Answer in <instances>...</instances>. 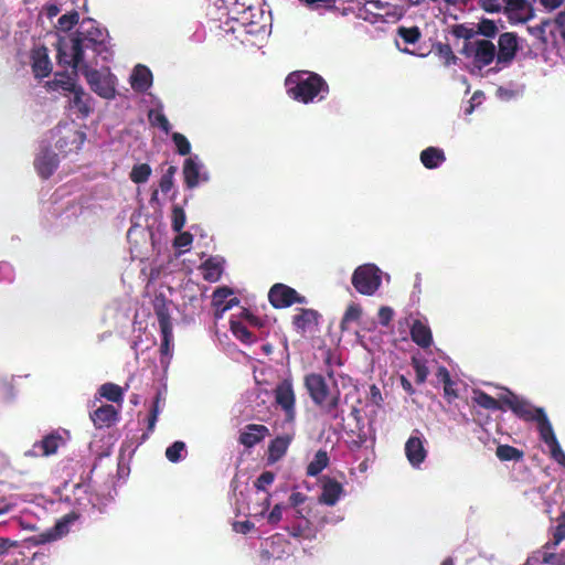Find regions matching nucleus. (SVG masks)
Masks as SVG:
<instances>
[{
  "instance_id": "obj_37",
  "label": "nucleus",
  "mask_w": 565,
  "mask_h": 565,
  "mask_svg": "<svg viewBox=\"0 0 565 565\" xmlns=\"http://www.w3.org/2000/svg\"><path fill=\"white\" fill-rule=\"evenodd\" d=\"M99 394L113 403H119L122 401L124 392L122 388L115 383H105L99 387Z\"/></svg>"
},
{
  "instance_id": "obj_36",
  "label": "nucleus",
  "mask_w": 565,
  "mask_h": 565,
  "mask_svg": "<svg viewBox=\"0 0 565 565\" xmlns=\"http://www.w3.org/2000/svg\"><path fill=\"white\" fill-rule=\"evenodd\" d=\"M495 455L501 461H520L524 457L522 450L510 445H499Z\"/></svg>"
},
{
  "instance_id": "obj_27",
  "label": "nucleus",
  "mask_w": 565,
  "mask_h": 565,
  "mask_svg": "<svg viewBox=\"0 0 565 565\" xmlns=\"http://www.w3.org/2000/svg\"><path fill=\"white\" fill-rule=\"evenodd\" d=\"M296 521L286 527L287 532L294 537L310 539L312 535L311 523L302 516L300 510L295 511Z\"/></svg>"
},
{
  "instance_id": "obj_56",
  "label": "nucleus",
  "mask_w": 565,
  "mask_h": 565,
  "mask_svg": "<svg viewBox=\"0 0 565 565\" xmlns=\"http://www.w3.org/2000/svg\"><path fill=\"white\" fill-rule=\"evenodd\" d=\"M552 23L555 25V28L558 30L559 35L565 43V6L563 7V10H561L554 19H552Z\"/></svg>"
},
{
  "instance_id": "obj_4",
  "label": "nucleus",
  "mask_w": 565,
  "mask_h": 565,
  "mask_svg": "<svg viewBox=\"0 0 565 565\" xmlns=\"http://www.w3.org/2000/svg\"><path fill=\"white\" fill-rule=\"evenodd\" d=\"M459 53L471 58L473 66L478 70L489 66L493 61L497 62V46L491 40L478 39L473 42H465Z\"/></svg>"
},
{
  "instance_id": "obj_19",
  "label": "nucleus",
  "mask_w": 565,
  "mask_h": 565,
  "mask_svg": "<svg viewBox=\"0 0 565 565\" xmlns=\"http://www.w3.org/2000/svg\"><path fill=\"white\" fill-rule=\"evenodd\" d=\"M269 429L267 426L262 424H248L244 430L241 431L238 441L246 448H252L269 436Z\"/></svg>"
},
{
  "instance_id": "obj_54",
  "label": "nucleus",
  "mask_w": 565,
  "mask_h": 565,
  "mask_svg": "<svg viewBox=\"0 0 565 565\" xmlns=\"http://www.w3.org/2000/svg\"><path fill=\"white\" fill-rule=\"evenodd\" d=\"M149 119L152 125L159 126L161 130L166 134H169L171 130V125L167 118V116L162 113H157L154 116L152 111L149 114Z\"/></svg>"
},
{
  "instance_id": "obj_7",
  "label": "nucleus",
  "mask_w": 565,
  "mask_h": 565,
  "mask_svg": "<svg viewBox=\"0 0 565 565\" xmlns=\"http://www.w3.org/2000/svg\"><path fill=\"white\" fill-rule=\"evenodd\" d=\"M153 309L156 317L158 319V323L161 331V345H160V352L162 355H169L170 354V344L173 339V332H172V322L169 311V305L167 303L166 299L163 297L156 298L153 302Z\"/></svg>"
},
{
  "instance_id": "obj_35",
  "label": "nucleus",
  "mask_w": 565,
  "mask_h": 565,
  "mask_svg": "<svg viewBox=\"0 0 565 565\" xmlns=\"http://www.w3.org/2000/svg\"><path fill=\"white\" fill-rule=\"evenodd\" d=\"M74 97L72 100L73 107L76 108L84 117L88 116L92 111L90 107V96L84 92V89L78 86L74 92Z\"/></svg>"
},
{
  "instance_id": "obj_23",
  "label": "nucleus",
  "mask_w": 565,
  "mask_h": 565,
  "mask_svg": "<svg viewBox=\"0 0 565 565\" xmlns=\"http://www.w3.org/2000/svg\"><path fill=\"white\" fill-rule=\"evenodd\" d=\"M411 338L420 348L427 349L433 343V334L430 328L422 322L415 320L411 327Z\"/></svg>"
},
{
  "instance_id": "obj_40",
  "label": "nucleus",
  "mask_w": 565,
  "mask_h": 565,
  "mask_svg": "<svg viewBox=\"0 0 565 565\" xmlns=\"http://www.w3.org/2000/svg\"><path fill=\"white\" fill-rule=\"evenodd\" d=\"M498 31L499 29L493 20L481 18L477 23L476 35H482L486 40H490L498 34Z\"/></svg>"
},
{
  "instance_id": "obj_20",
  "label": "nucleus",
  "mask_w": 565,
  "mask_h": 565,
  "mask_svg": "<svg viewBox=\"0 0 565 565\" xmlns=\"http://www.w3.org/2000/svg\"><path fill=\"white\" fill-rule=\"evenodd\" d=\"M58 166V158L50 149H43L34 160V167L42 179H49Z\"/></svg>"
},
{
  "instance_id": "obj_61",
  "label": "nucleus",
  "mask_w": 565,
  "mask_h": 565,
  "mask_svg": "<svg viewBox=\"0 0 565 565\" xmlns=\"http://www.w3.org/2000/svg\"><path fill=\"white\" fill-rule=\"evenodd\" d=\"M377 316L380 323L387 327L393 319L394 311L391 307H381Z\"/></svg>"
},
{
  "instance_id": "obj_34",
  "label": "nucleus",
  "mask_w": 565,
  "mask_h": 565,
  "mask_svg": "<svg viewBox=\"0 0 565 565\" xmlns=\"http://www.w3.org/2000/svg\"><path fill=\"white\" fill-rule=\"evenodd\" d=\"M329 465V456L326 450H318L313 459L307 466L306 473L309 477L318 476Z\"/></svg>"
},
{
  "instance_id": "obj_25",
  "label": "nucleus",
  "mask_w": 565,
  "mask_h": 565,
  "mask_svg": "<svg viewBox=\"0 0 565 565\" xmlns=\"http://www.w3.org/2000/svg\"><path fill=\"white\" fill-rule=\"evenodd\" d=\"M74 73L71 75L67 72H58L55 74L54 79L46 82L45 86L50 90L62 89L64 92L73 93L78 86L75 82Z\"/></svg>"
},
{
  "instance_id": "obj_6",
  "label": "nucleus",
  "mask_w": 565,
  "mask_h": 565,
  "mask_svg": "<svg viewBox=\"0 0 565 565\" xmlns=\"http://www.w3.org/2000/svg\"><path fill=\"white\" fill-rule=\"evenodd\" d=\"M501 402L513 412L515 416L524 422H536L541 416V413H545L544 408L533 406L529 401L519 397L514 393L508 390L507 395L501 396Z\"/></svg>"
},
{
  "instance_id": "obj_52",
  "label": "nucleus",
  "mask_w": 565,
  "mask_h": 565,
  "mask_svg": "<svg viewBox=\"0 0 565 565\" xmlns=\"http://www.w3.org/2000/svg\"><path fill=\"white\" fill-rule=\"evenodd\" d=\"M412 365L415 370L416 383L423 384L427 380V376L429 374L428 367L426 366V364L424 362H422L420 360H418L416 358L412 359Z\"/></svg>"
},
{
  "instance_id": "obj_43",
  "label": "nucleus",
  "mask_w": 565,
  "mask_h": 565,
  "mask_svg": "<svg viewBox=\"0 0 565 565\" xmlns=\"http://www.w3.org/2000/svg\"><path fill=\"white\" fill-rule=\"evenodd\" d=\"M450 34L456 39H463L465 42H473L476 30L468 26L466 23L454 24L450 26Z\"/></svg>"
},
{
  "instance_id": "obj_55",
  "label": "nucleus",
  "mask_w": 565,
  "mask_h": 565,
  "mask_svg": "<svg viewBox=\"0 0 565 565\" xmlns=\"http://www.w3.org/2000/svg\"><path fill=\"white\" fill-rule=\"evenodd\" d=\"M275 480V473L273 471H264L255 481V488L257 490H265L267 486H270Z\"/></svg>"
},
{
  "instance_id": "obj_63",
  "label": "nucleus",
  "mask_w": 565,
  "mask_h": 565,
  "mask_svg": "<svg viewBox=\"0 0 565 565\" xmlns=\"http://www.w3.org/2000/svg\"><path fill=\"white\" fill-rule=\"evenodd\" d=\"M444 395L448 403H452L458 397V393L455 390V382L451 380L448 384H444Z\"/></svg>"
},
{
  "instance_id": "obj_15",
  "label": "nucleus",
  "mask_w": 565,
  "mask_h": 565,
  "mask_svg": "<svg viewBox=\"0 0 565 565\" xmlns=\"http://www.w3.org/2000/svg\"><path fill=\"white\" fill-rule=\"evenodd\" d=\"M417 435H412L405 443V455L408 462L417 468L427 457V450L424 446V439L419 436V431L415 430Z\"/></svg>"
},
{
  "instance_id": "obj_30",
  "label": "nucleus",
  "mask_w": 565,
  "mask_h": 565,
  "mask_svg": "<svg viewBox=\"0 0 565 565\" xmlns=\"http://www.w3.org/2000/svg\"><path fill=\"white\" fill-rule=\"evenodd\" d=\"M85 138H86V136L84 132L76 130V129H68L66 131L65 136H63L56 140L55 146L61 151H64V152L72 151V148L68 147L70 143L75 145V148L77 149L81 147V145L84 143Z\"/></svg>"
},
{
  "instance_id": "obj_26",
  "label": "nucleus",
  "mask_w": 565,
  "mask_h": 565,
  "mask_svg": "<svg viewBox=\"0 0 565 565\" xmlns=\"http://www.w3.org/2000/svg\"><path fill=\"white\" fill-rule=\"evenodd\" d=\"M291 440L290 435L277 436L273 439L268 446V460L270 462L280 460L286 455Z\"/></svg>"
},
{
  "instance_id": "obj_28",
  "label": "nucleus",
  "mask_w": 565,
  "mask_h": 565,
  "mask_svg": "<svg viewBox=\"0 0 565 565\" xmlns=\"http://www.w3.org/2000/svg\"><path fill=\"white\" fill-rule=\"evenodd\" d=\"M57 50V62L60 65L71 66L74 71V76H77L76 70L82 65L83 62H74V51L71 50V40H60L56 44Z\"/></svg>"
},
{
  "instance_id": "obj_8",
  "label": "nucleus",
  "mask_w": 565,
  "mask_h": 565,
  "mask_svg": "<svg viewBox=\"0 0 565 565\" xmlns=\"http://www.w3.org/2000/svg\"><path fill=\"white\" fill-rule=\"evenodd\" d=\"M268 301L275 309H284L295 303H307V298L300 295L296 289L277 282L268 291Z\"/></svg>"
},
{
  "instance_id": "obj_44",
  "label": "nucleus",
  "mask_w": 565,
  "mask_h": 565,
  "mask_svg": "<svg viewBox=\"0 0 565 565\" xmlns=\"http://www.w3.org/2000/svg\"><path fill=\"white\" fill-rule=\"evenodd\" d=\"M436 54L444 60L445 66H450L451 64L457 63V56L452 52V49L449 44L437 43L434 45Z\"/></svg>"
},
{
  "instance_id": "obj_50",
  "label": "nucleus",
  "mask_w": 565,
  "mask_h": 565,
  "mask_svg": "<svg viewBox=\"0 0 565 565\" xmlns=\"http://www.w3.org/2000/svg\"><path fill=\"white\" fill-rule=\"evenodd\" d=\"M171 221H172V230L177 233H180L181 230L184 227L185 225V213H184V210L183 207L179 206V205H174L172 207V215H171Z\"/></svg>"
},
{
  "instance_id": "obj_42",
  "label": "nucleus",
  "mask_w": 565,
  "mask_h": 565,
  "mask_svg": "<svg viewBox=\"0 0 565 565\" xmlns=\"http://www.w3.org/2000/svg\"><path fill=\"white\" fill-rule=\"evenodd\" d=\"M231 331L244 343H253L256 338L241 321L231 320Z\"/></svg>"
},
{
  "instance_id": "obj_59",
  "label": "nucleus",
  "mask_w": 565,
  "mask_h": 565,
  "mask_svg": "<svg viewBox=\"0 0 565 565\" xmlns=\"http://www.w3.org/2000/svg\"><path fill=\"white\" fill-rule=\"evenodd\" d=\"M551 451V457L559 465L565 467V452L562 450L559 443H554L548 446Z\"/></svg>"
},
{
  "instance_id": "obj_58",
  "label": "nucleus",
  "mask_w": 565,
  "mask_h": 565,
  "mask_svg": "<svg viewBox=\"0 0 565 565\" xmlns=\"http://www.w3.org/2000/svg\"><path fill=\"white\" fill-rule=\"evenodd\" d=\"M193 236L189 232H180L173 241V246L178 248L189 247L192 244Z\"/></svg>"
},
{
  "instance_id": "obj_5",
  "label": "nucleus",
  "mask_w": 565,
  "mask_h": 565,
  "mask_svg": "<svg viewBox=\"0 0 565 565\" xmlns=\"http://www.w3.org/2000/svg\"><path fill=\"white\" fill-rule=\"evenodd\" d=\"M351 281L358 292L372 296L382 284L381 270L374 264L361 265L353 271Z\"/></svg>"
},
{
  "instance_id": "obj_32",
  "label": "nucleus",
  "mask_w": 565,
  "mask_h": 565,
  "mask_svg": "<svg viewBox=\"0 0 565 565\" xmlns=\"http://www.w3.org/2000/svg\"><path fill=\"white\" fill-rule=\"evenodd\" d=\"M540 416L541 417L535 423L537 425L541 440L544 441L547 446L557 443L558 440L554 434L552 424L550 423L546 413L540 412Z\"/></svg>"
},
{
  "instance_id": "obj_17",
  "label": "nucleus",
  "mask_w": 565,
  "mask_h": 565,
  "mask_svg": "<svg viewBox=\"0 0 565 565\" xmlns=\"http://www.w3.org/2000/svg\"><path fill=\"white\" fill-rule=\"evenodd\" d=\"M343 493V486L339 481L330 477H323L318 501L321 504L333 507Z\"/></svg>"
},
{
  "instance_id": "obj_21",
  "label": "nucleus",
  "mask_w": 565,
  "mask_h": 565,
  "mask_svg": "<svg viewBox=\"0 0 565 565\" xmlns=\"http://www.w3.org/2000/svg\"><path fill=\"white\" fill-rule=\"evenodd\" d=\"M90 419L97 428L109 427L118 420V412L110 404L102 405L90 413Z\"/></svg>"
},
{
  "instance_id": "obj_38",
  "label": "nucleus",
  "mask_w": 565,
  "mask_h": 565,
  "mask_svg": "<svg viewBox=\"0 0 565 565\" xmlns=\"http://www.w3.org/2000/svg\"><path fill=\"white\" fill-rule=\"evenodd\" d=\"M151 172V167L148 163H139L132 167L129 178L134 183L141 184L149 180Z\"/></svg>"
},
{
  "instance_id": "obj_9",
  "label": "nucleus",
  "mask_w": 565,
  "mask_h": 565,
  "mask_svg": "<svg viewBox=\"0 0 565 565\" xmlns=\"http://www.w3.org/2000/svg\"><path fill=\"white\" fill-rule=\"evenodd\" d=\"M82 72L94 93L105 99L115 97V83L110 75L103 74L97 70H90L87 65H83Z\"/></svg>"
},
{
  "instance_id": "obj_11",
  "label": "nucleus",
  "mask_w": 565,
  "mask_h": 565,
  "mask_svg": "<svg viewBox=\"0 0 565 565\" xmlns=\"http://www.w3.org/2000/svg\"><path fill=\"white\" fill-rule=\"evenodd\" d=\"M275 402L285 412L286 420L294 422L296 417V396L292 383L289 380L281 381L274 390Z\"/></svg>"
},
{
  "instance_id": "obj_18",
  "label": "nucleus",
  "mask_w": 565,
  "mask_h": 565,
  "mask_svg": "<svg viewBox=\"0 0 565 565\" xmlns=\"http://www.w3.org/2000/svg\"><path fill=\"white\" fill-rule=\"evenodd\" d=\"M31 67L36 78L47 77L52 72V63L45 46L36 47L31 53Z\"/></svg>"
},
{
  "instance_id": "obj_46",
  "label": "nucleus",
  "mask_w": 565,
  "mask_h": 565,
  "mask_svg": "<svg viewBox=\"0 0 565 565\" xmlns=\"http://www.w3.org/2000/svg\"><path fill=\"white\" fill-rule=\"evenodd\" d=\"M361 315H362V309L359 305H355V303L350 305L347 308V310L342 317V320L340 323L341 329L342 330L348 329V324L350 322L358 321L361 318Z\"/></svg>"
},
{
  "instance_id": "obj_62",
  "label": "nucleus",
  "mask_w": 565,
  "mask_h": 565,
  "mask_svg": "<svg viewBox=\"0 0 565 565\" xmlns=\"http://www.w3.org/2000/svg\"><path fill=\"white\" fill-rule=\"evenodd\" d=\"M282 519V507L280 504H276L270 513L268 514V523L271 525H276Z\"/></svg>"
},
{
  "instance_id": "obj_33",
  "label": "nucleus",
  "mask_w": 565,
  "mask_h": 565,
  "mask_svg": "<svg viewBox=\"0 0 565 565\" xmlns=\"http://www.w3.org/2000/svg\"><path fill=\"white\" fill-rule=\"evenodd\" d=\"M202 276L206 281H217L223 273V268L214 258L206 259L200 267Z\"/></svg>"
},
{
  "instance_id": "obj_1",
  "label": "nucleus",
  "mask_w": 565,
  "mask_h": 565,
  "mask_svg": "<svg viewBox=\"0 0 565 565\" xmlns=\"http://www.w3.org/2000/svg\"><path fill=\"white\" fill-rule=\"evenodd\" d=\"M285 86L290 98L303 104L312 103L316 97L321 100L329 93L323 77L308 71L291 72L285 79Z\"/></svg>"
},
{
  "instance_id": "obj_41",
  "label": "nucleus",
  "mask_w": 565,
  "mask_h": 565,
  "mask_svg": "<svg viewBox=\"0 0 565 565\" xmlns=\"http://www.w3.org/2000/svg\"><path fill=\"white\" fill-rule=\"evenodd\" d=\"M552 24V19H543L539 24L527 26V32L537 39L542 45H547L548 38L546 35V29Z\"/></svg>"
},
{
  "instance_id": "obj_22",
  "label": "nucleus",
  "mask_w": 565,
  "mask_h": 565,
  "mask_svg": "<svg viewBox=\"0 0 565 565\" xmlns=\"http://www.w3.org/2000/svg\"><path fill=\"white\" fill-rule=\"evenodd\" d=\"M200 170L201 166L196 161V158L189 157L184 160L182 173L184 184L188 189L196 188L200 183V180H207L206 177L201 178Z\"/></svg>"
},
{
  "instance_id": "obj_64",
  "label": "nucleus",
  "mask_w": 565,
  "mask_h": 565,
  "mask_svg": "<svg viewBox=\"0 0 565 565\" xmlns=\"http://www.w3.org/2000/svg\"><path fill=\"white\" fill-rule=\"evenodd\" d=\"M541 6L547 11H554L564 7L565 0H540Z\"/></svg>"
},
{
  "instance_id": "obj_45",
  "label": "nucleus",
  "mask_w": 565,
  "mask_h": 565,
  "mask_svg": "<svg viewBox=\"0 0 565 565\" xmlns=\"http://www.w3.org/2000/svg\"><path fill=\"white\" fill-rule=\"evenodd\" d=\"M397 34L399 38L403 39V41L406 44H415L417 43L422 38V32L418 26H398L397 28Z\"/></svg>"
},
{
  "instance_id": "obj_24",
  "label": "nucleus",
  "mask_w": 565,
  "mask_h": 565,
  "mask_svg": "<svg viewBox=\"0 0 565 565\" xmlns=\"http://www.w3.org/2000/svg\"><path fill=\"white\" fill-rule=\"evenodd\" d=\"M130 84L136 92H146L152 84L150 70L145 65H137L130 76Z\"/></svg>"
},
{
  "instance_id": "obj_49",
  "label": "nucleus",
  "mask_w": 565,
  "mask_h": 565,
  "mask_svg": "<svg viewBox=\"0 0 565 565\" xmlns=\"http://www.w3.org/2000/svg\"><path fill=\"white\" fill-rule=\"evenodd\" d=\"M79 14L77 11H72L63 14L57 20V26L62 31H70L74 25L78 23Z\"/></svg>"
},
{
  "instance_id": "obj_31",
  "label": "nucleus",
  "mask_w": 565,
  "mask_h": 565,
  "mask_svg": "<svg viewBox=\"0 0 565 565\" xmlns=\"http://www.w3.org/2000/svg\"><path fill=\"white\" fill-rule=\"evenodd\" d=\"M472 401L478 406L488 411H505V406L502 404L501 397L495 399L483 391H475Z\"/></svg>"
},
{
  "instance_id": "obj_60",
  "label": "nucleus",
  "mask_w": 565,
  "mask_h": 565,
  "mask_svg": "<svg viewBox=\"0 0 565 565\" xmlns=\"http://www.w3.org/2000/svg\"><path fill=\"white\" fill-rule=\"evenodd\" d=\"M551 451V457L559 465L565 467V452L562 450L559 443H554L548 446Z\"/></svg>"
},
{
  "instance_id": "obj_57",
  "label": "nucleus",
  "mask_w": 565,
  "mask_h": 565,
  "mask_svg": "<svg viewBox=\"0 0 565 565\" xmlns=\"http://www.w3.org/2000/svg\"><path fill=\"white\" fill-rule=\"evenodd\" d=\"M550 550H546L543 554V563L550 564V565H563L565 564V555L564 554H555L548 552Z\"/></svg>"
},
{
  "instance_id": "obj_29",
  "label": "nucleus",
  "mask_w": 565,
  "mask_h": 565,
  "mask_svg": "<svg viewBox=\"0 0 565 565\" xmlns=\"http://www.w3.org/2000/svg\"><path fill=\"white\" fill-rule=\"evenodd\" d=\"M445 161L446 156L440 148L428 147L420 152V162L427 169H436Z\"/></svg>"
},
{
  "instance_id": "obj_2",
  "label": "nucleus",
  "mask_w": 565,
  "mask_h": 565,
  "mask_svg": "<svg viewBox=\"0 0 565 565\" xmlns=\"http://www.w3.org/2000/svg\"><path fill=\"white\" fill-rule=\"evenodd\" d=\"M303 386L312 403L323 415L329 416L331 419L340 417L341 392L337 384H334L332 390L322 374L309 373L303 379Z\"/></svg>"
},
{
  "instance_id": "obj_39",
  "label": "nucleus",
  "mask_w": 565,
  "mask_h": 565,
  "mask_svg": "<svg viewBox=\"0 0 565 565\" xmlns=\"http://www.w3.org/2000/svg\"><path fill=\"white\" fill-rule=\"evenodd\" d=\"M557 525L553 532V539L546 542L544 550H554L562 541L565 540V512L558 518Z\"/></svg>"
},
{
  "instance_id": "obj_12",
  "label": "nucleus",
  "mask_w": 565,
  "mask_h": 565,
  "mask_svg": "<svg viewBox=\"0 0 565 565\" xmlns=\"http://www.w3.org/2000/svg\"><path fill=\"white\" fill-rule=\"evenodd\" d=\"M62 445H64V438L57 431H53L35 441L32 448L24 452V456L29 458L49 457L55 455Z\"/></svg>"
},
{
  "instance_id": "obj_14",
  "label": "nucleus",
  "mask_w": 565,
  "mask_h": 565,
  "mask_svg": "<svg viewBox=\"0 0 565 565\" xmlns=\"http://www.w3.org/2000/svg\"><path fill=\"white\" fill-rule=\"evenodd\" d=\"M321 315L315 309L298 308L291 318V324L296 332L305 335L318 327Z\"/></svg>"
},
{
  "instance_id": "obj_53",
  "label": "nucleus",
  "mask_w": 565,
  "mask_h": 565,
  "mask_svg": "<svg viewBox=\"0 0 565 565\" xmlns=\"http://www.w3.org/2000/svg\"><path fill=\"white\" fill-rule=\"evenodd\" d=\"M478 6L487 13L503 12V3L500 0H478Z\"/></svg>"
},
{
  "instance_id": "obj_48",
  "label": "nucleus",
  "mask_w": 565,
  "mask_h": 565,
  "mask_svg": "<svg viewBox=\"0 0 565 565\" xmlns=\"http://www.w3.org/2000/svg\"><path fill=\"white\" fill-rule=\"evenodd\" d=\"M171 138H172L173 143L175 145L177 152L180 156L190 154L191 143L184 135H182L180 132H173Z\"/></svg>"
},
{
  "instance_id": "obj_13",
  "label": "nucleus",
  "mask_w": 565,
  "mask_h": 565,
  "mask_svg": "<svg viewBox=\"0 0 565 565\" xmlns=\"http://www.w3.org/2000/svg\"><path fill=\"white\" fill-rule=\"evenodd\" d=\"M519 51V39L514 32H504L499 35L497 49V64L510 65Z\"/></svg>"
},
{
  "instance_id": "obj_47",
  "label": "nucleus",
  "mask_w": 565,
  "mask_h": 565,
  "mask_svg": "<svg viewBox=\"0 0 565 565\" xmlns=\"http://www.w3.org/2000/svg\"><path fill=\"white\" fill-rule=\"evenodd\" d=\"M177 170L178 169L175 166H170L166 170V172L161 175L160 181H159V188L162 193H168L173 188V184H174L173 178H174Z\"/></svg>"
},
{
  "instance_id": "obj_3",
  "label": "nucleus",
  "mask_w": 565,
  "mask_h": 565,
  "mask_svg": "<svg viewBox=\"0 0 565 565\" xmlns=\"http://www.w3.org/2000/svg\"><path fill=\"white\" fill-rule=\"evenodd\" d=\"M90 49L96 54L107 51V33L94 25V21H83L79 29L71 38V50L74 62H83L84 51Z\"/></svg>"
},
{
  "instance_id": "obj_16",
  "label": "nucleus",
  "mask_w": 565,
  "mask_h": 565,
  "mask_svg": "<svg viewBox=\"0 0 565 565\" xmlns=\"http://www.w3.org/2000/svg\"><path fill=\"white\" fill-rule=\"evenodd\" d=\"M232 295L233 290L228 287H220L213 292L212 306L215 319H221L227 310L239 303V299L236 297L228 299Z\"/></svg>"
},
{
  "instance_id": "obj_51",
  "label": "nucleus",
  "mask_w": 565,
  "mask_h": 565,
  "mask_svg": "<svg viewBox=\"0 0 565 565\" xmlns=\"http://www.w3.org/2000/svg\"><path fill=\"white\" fill-rule=\"evenodd\" d=\"M185 450V444L183 441H174L166 450V457L171 462H178L182 458V452Z\"/></svg>"
},
{
  "instance_id": "obj_10",
  "label": "nucleus",
  "mask_w": 565,
  "mask_h": 565,
  "mask_svg": "<svg viewBox=\"0 0 565 565\" xmlns=\"http://www.w3.org/2000/svg\"><path fill=\"white\" fill-rule=\"evenodd\" d=\"M503 14L512 24L526 23L535 17V9L530 0H502Z\"/></svg>"
}]
</instances>
